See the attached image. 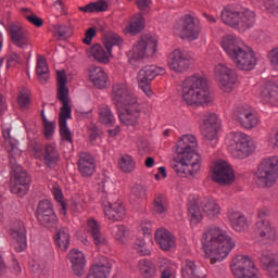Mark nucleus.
<instances>
[{
	"instance_id": "f257e3e1",
	"label": "nucleus",
	"mask_w": 278,
	"mask_h": 278,
	"mask_svg": "<svg viewBox=\"0 0 278 278\" xmlns=\"http://www.w3.org/2000/svg\"><path fill=\"white\" fill-rule=\"evenodd\" d=\"M197 138L192 135H184L177 146L176 153L179 161L170 163L178 177H194L201 170V154L194 152Z\"/></svg>"
},
{
	"instance_id": "f03ea898",
	"label": "nucleus",
	"mask_w": 278,
	"mask_h": 278,
	"mask_svg": "<svg viewBox=\"0 0 278 278\" xmlns=\"http://www.w3.org/2000/svg\"><path fill=\"white\" fill-rule=\"evenodd\" d=\"M112 101L117 110H123L118 112V118L123 125L126 127L138 125L142 104L138 102V98L129 90L127 84L116 83L112 86Z\"/></svg>"
},
{
	"instance_id": "7ed1b4c3",
	"label": "nucleus",
	"mask_w": 278,
	"mask_h": 278,
	"mask_svg": "<svg viewBox=\"0 0 278 278\" xmlns=\"http://www.w3.org/2000/svg\"><path fill=\"white\" fill-rule=\"evenodd\" d=\"M202 245L205 253H210L211 263L223 262L233 247L236 242L227 235V231L216 226L211 227L202 237Z\"/></svg>"
},
{
	"instance_id": "20e7f679",
	"label": "nucleus",
	"mask_w": 278,
	"mask_h": 278,
	"mask_svg": "<svg viewBox=\"0 0 278 278\" xmlns=\"http://www.w3.org/2000/svg\"><path fill=\"white\" fill-rule=\"evenodd\" d=\"M222 48L239 71H253L257 65V56L253 49L231 35L223 38Z\"/></svg>"
},
{
	"instance_id": "39448f33",
	"label": "nucleus",
	"mask_w": 278,
	"mask_h": 278,
	"mask_svg": "<svg viewBox=\"0 0 278 278\" xmlns=\"http://www.w3.org/2000/svg\"><path fill=\"white\" fill-rule=\"evenodd\" d=\"M182 100L187 105H210L213 98L207 87V78L194 74L182 83Z\"/></svg>"
},
{
	"instance_id": "423d86ee",
	"label": "nucleus",
	"mask_w": 278,
	"mask_h": 278,
	"mask_svg": "<svg viewBox=\"0 0 278 278\" xmlns=\"http://www.w3.org/2000/svg\"><path fill=\"white\" fill-rule=\"evenodd\" d=\"M255 12L242 5L226 7L222 11V21L225 25L238 29V31H247L255 25Z\"/></svg>"
},
{
	"instance_id": "0eeeda50",
	"label": "nucleus",
	"mask_w": 278,
	"mask_h": 278,
	"mask_svg": "<svg viewBox=\"0 0 278 278\" xmlns=\"http://www.w3.org/2000/svg\"><path fill=\"white\" fill-rule=\"evenodd\" d=\"M18 156H9V166L11 168V192L12 194H27L29 184H31V176L16 160Z\"/></svg>"
},
{
	"instance_id": "6e6552de",
	"label": "nucleus",
	"mask_w": 278,
	"mask_h": 278,
	"mask_svg": "<svg viewBox=\"0 0 278 278\" xmlns=\"http://www.w3.org/2000/svg\"><path fill=\"white\" fill-rule=\"evenodd\" d=\"M278 177V156L264 159L255 174V184L258 188H273Z\"/></svg>"
},
{
	"instance_id": "1a4fd4ad",
	"label": "nucleus",
	"mask_w": 278,
	"mask_h": 278,
	"mask_svg": "<svg viewBox=\"0 0 278 278\" xmlns=\"http://www.w3.org/2000/svg\"><path fill=\"white\" fill-rule=\"evenodd\" d=\"M231 273L237 278H262L260 269L255 267V263L248 255L239 254L232 258Z\"/></svg>"
},
{
	"instance_id": "9d476101",
	"label": "nucleus",
	"mask_w": 278,
	"mask_h": 278,
	"mask_svg": "<svg viewBox=\"0 0 278 278\" xmlns=\"http://www.w3.org/2000/svg\"><path fill=\"white\" fill-rule=\"evenodd\" d=\"M228 151L236 160H247L253 151L255 146L244 132H235V136L228 146Z\"/></svg>"
},
{
	"instance_id": "9b49d317",
	"label": "nucleus",
	"mask_w": 278,
	"mask_h": 278,
	"mask_svg": "<svg viewBox=\"0 0 278 278\" xmlns=\"http://www.w3.org/2000/svg\"><path fill=\"white\" fill-rule=\"evenodd\" d=\"M156 51L157 40L153 39V37H141L137 45H135L128 52L129 64L154 55Z\"/></svg>"
},
{
	"instance_id": "f8f14e48",
	"label": "nucleus",
	"mask_w": 278,
	"mask_h": 278,
	"mask_svg": "<svg viewBox=\"0 0 278 278\" xmlns=\"http://www.w3.org/2000/svg\"><path fill=\"white\" fill-rule=\"evenodd\" d=\"M164 73H166V70L157 67L156 65L143 66L137 74V83L140 90H142L147 97H151L153 94L151 91V81H153L157 75H164Z\"/></svg>"
},
{
	"instance_id": "ddd939ff",
	"label": "nucleus",
	"mask_w": 278,
	"mask_h": 278,
	"mask_svg": "<svg viewBox=\"0 0 278 278\" xmlns=\"http://www.w3.org/2000/svg\"><path fill=\"white\" fill-rule=\"evenodd\" d=\"M36 216L39 225L47 229H53L58 225V215L53 211V204L47 199L38 202Z\"/></svg>"
},
{
	"instance_id": "4468645a",
	"label": "nucleus",
	"mask_w": 278,
	"mask_h": 278,
	"mask_svg": "<svg viewBox=\"0 0 278 278\" xmlns=\"http://www.w3.org/2000/svg\"><path fill=\"white\" fill-rule=\"evenodd\" d=\"M215 77L217 78L220 90L228 93L233 90V86L238 81L236 70L220 63L215 66Z\"/></svg>"
},
{
	"instance_id": "2eb2a0df",
	"label": "nucleus",
	"mask_w": 278,
	"mask_h": 278,
	"mask_svg": "<svg viewBox=\"0 0 278 278\" xmlns=\"http://www.w3.org/2000/svg\"><path fill=\"white\" fill-rule=\"evenodd\" d=\"M213 181L222 186H231L236 181V174L231 165L225 161H218L213 167Z\"/></svg>"
},
{
	"instance_id": "dca6fc26",
	"label": "nucleus",
	"mask_w": 278,
	"mask_h": 278,
	"mask_svg": "<svg viewBox=\"0 0 278 278\" xmlns=\"http://www.w3.org/2000/svg\"><path fill=\"white\" fill-rule=\"evenodd\" d=\"M105 185L102 186V203L104 205V214L109 220H123L125 218V206L121 202H111L108 199Z\"/></svg>"
},
{
	"instance_id": "f3484780",
	"label": "nucleus",
	"mask_w": 278,
	"mask_h": 278,
	"mask_svg": "<svg viewBox=\"0 0 278 278\" xmlns=\"http://www.w3.org/2000/svg\"><path fill=\"white\" fill-rule=\"evenodd\" d=\"M190 64H192V56L179 49L174 50L169 54L168 66L176 73H185V71L190 68Z\"/></svg>"
},
{
	"instance_id": "a211bd4d",
	"label": "nucleus",
	"mask_w": 278,
	"mask_h": 278,
	"mask_svg": "<svg viewBox=\"0 0 278 278\" xmlns=\"http://www.w3.org/2000/svg\"><path fill=\"white\" fill-rule=\"evenodd\" d=\"M11 42L18 49H27L29 47V31L23 28L21 24H11L8 27Z\"/></svg>"
},
{
	"instance_id": "6ab92c4d",
	"label": "nucleus",
	"mask_w": 278,
	"mask_h": 278,
	"mask_svg": "<svg viewBox=\"0 0 278 278\" xmlns=\"http://www.w3.org/2000/svg\"><path fill=\"white\" fill-rule=\"evenodd\" d=\"M236 118L244 129H253L260 124V118L251 106H239L237 109Z\"/></svg>"
},
{
	"instance_id": "aec40b11",
	"label": "nucleus",
	"mask_w": 278,
	"mask_h": 278,
	"mask_svg": "<svg viewBox=\"0 0 278 278\" xmlns=\"http://www.w3.org/2000/svg\"><path fill=\"white\" fill-rule=\"evenodd\" d=\"M182 37L187 40H197L201 34V21L192 15H186L182 23Z\"/></svg>"
},
{
	"instance_id": "412c9836",
	"label": "nucleus",
	"mask_w": 278,
	"mask_h": 278,
	"mask_svg": "<svg viewBox=\"0 0 278 278\" xmlns=\"http://www.w3.org/2000/svg\"><path fill=\"white\" fill-rule=\"evenodd\" d=\"M78 173L83 177H92L94 172L97 170V162L94 161V156L89 152H80L78 159Z\"/></svg>"
},
{
	"instance_id": "4be33fe9",
	"label": "nucleus",
	"mask_w": 278,
	"mask_h": 278,
	"mask_svg": "<svg viewBox=\"0 0 278 278\" xmlns=\"http://www.w3.org/2000/svg\"><path fill=\"white\" fill-rule=\"evenodd\" d=\"M67 260L72 264V270L76 277H84L86 274V256L79 250H72L67 254Z\"/></svg>"
},
{
	"instance_id": "5701e85b",
	"label": "nucleus",
	"mask_w": 278,
	"mask_h": 278,
	"mask_svg": "<svg viewBox=\"0 0 278 278\" xmlns=\"http://www.w3.org/2000/svg\"><path fill=\"white\" fill-rule=\"evenodd\" d=\"M88 77L94 88H99V90L108 88L109 78L105 71H103V67L91 65L88 68Z\"/></svg>"
},
{
	"instance_id": "b1692460",
	"label": "nucleus",
	"mask_w": 278,
	"mask_h": 278,
	"mask_svg": "<svg viewBox=\"0 0 278 278\" xmlns=\"http://www.w3.org/2000/svg\"><path fill=\"white\" fill-rule=\"evenodd\" d=\"M112 273V265L105 256L100 257V262H96L89 269L87 278H108Z\"/></svg>"
},
{
	"instance_id": "393cba45",
	"label": "nucleus",
	"mask_w": 278,
	"mask_h": 278,
	"mask_svg": "<svg viewBox=\"0 0 278 278\" xmlns=\"http://www.w3.org/2000/svg\"><path fill=\"white\" fill-rule=\"evenodd\" d=\"M10 235L16 241L15 251L17 253H23V251L27 249L25 225H23L22 222H17L16 227L11 229Z\"/></svg>"
},
{
	"instance_id": "a878e982",
	"label": "nucleus",
	"mask_w": 278,
	"mask_h": 278,
	"mask_svg": "<svg viewBox=\"0 0 278 278\" xmlns=\"http://www.w3.org/2000/svg\"><path fill=\"white\" fill-rule=\"evenodd\" d=\"M261 266L263 270H266L270 277H278V261L275 258V255L268 250H264L261 253Z\"/></svg>"
},
{
	"instance_id": "bb28decb",
	"label": "nucleus",
	"mask_w": 278,
	"mask_h": 278,
	"mask_svg": "<svg viewBox=\"0 0 278 278\" xmlns=\"http://www.w3.org/2000/svg\"><path fill=\"white\" fill-rule=\"evenodd\" d=\"M261 98L265 103L278 105V84L268 81L261 88Z\"/></svg>"
},
{
	"instance_id": "cd10ccee",
	"label": "nucleus",
	"mask_w": 278,
	"mask_h": 278,
	"mask_svg": "<svg viewBox=\"0 0 278 278\" xmlns=\"http://www.w3.org/2000/svg\"><path fill=\"white\" fill-rule=\"evenodd\" d=\"M199 203L202 212L207 216V218H217V216L220 214V205L216 203L215 199L201 198Z\"/></svg>"
},
{
	"instance_id": "c85d7f7f",
	"label": "nucleus",
	"mask_w": 278,
	"mask_h": 278,
	"mask_svg": "<svg viewBox=\"0 0 278 278\" xmlns=\"http://www.w3.org/2000/svg\"><path fill=\"white\" fill-rule=\"evenodd\" d=\"M155 240L163 251H170L175 247V237L167 229L156 230Z\"/></svg>"
},
{
	"instance_id": "c756f323",
	"label": "nucleus",
	"mask_w": 278,
	"mask_h": 278,
	"mask_svg": "<svg viewBox=\"0 0 278 278\" xmlns=\"http://www.w3.org/2000/svg\"><path fill=\"white\" fill-rule=\"evenodd\" d=\"M255 232L265 240H275L277 238V230L270 226V222L263 219L255 224Z\"/></svg>"
},
{
	"instance_id": "7c9ffc66",
	"label": "nucleus",
	"mask_w": 278,
	"mask_h": 278,
	"mask_svg": "<svg viewBox=\"0 0 278 278\" xmlns=\"http://www.w3.org/2000/svg\"><path fill=\"white\" fill-rule=\"evenodd\" d=\"M228 220L230 222V225L235 231H244L249 227L247 217L240 212H229Z\"/></svg>"
},
{
	"instance_id": "2f4dec72",
	"label": "nucleus",
	"mask_w": 278,
	"mask_h": 278,
	"mask_svg": "<svg viewBox=\"0 0 278 278\" xmlns=\"http://www.w3.org/2000/svg\"><path fill=\"white\" fill-rule=\"evenodd\" d=\"M98 110L100 123L105 127H114L116 124V117H114L112 109L108 104H100Z\"/></svg>"
},
{
	"instance_id": "473e14b6",
	"label": "nucleus",
	"mask_w": 278,
	"mask_h": 278,
	"mask_svg": "<svg viewBox=\"0 0 278 278\" xmlns=\"http://www.w3.org/2000/svg\"><path fill=\"white\" fill-rule=\"evenodd\" d=\"M2 136L5 140L7 151L9 153V157H21L23 151L18 149V141L10 135V129L2 130Z\"/></svg>"
},
{
	"instance_id": "72a5a7b5",
	"label": "nucleus",
	"mask_w": 278,
	"mask_h": 278,
	"mask_svg": "<svg viewBox=\"0 0 278 278\" xmlns=\"http://www.w3.org/2000/svg\"><path fill=\"white\" fill-rule=\"evenodd\" d=\"M54 240L61 251H68V247H71V231L68 228L56 229Z\"/></svg>"
},
{
	"instance_id": "f704fd0d",
	"label": "nucleus",
	"mask_w": 278,
	"mask_h": 278,
	"mask_svg": "<svg viewBox=\"0 0 278 278\" xmlns=\"http://www.w3.org/2000/svg\"><path fill=\"white\" fill-rule=\"evenodd\" d=\"M60 160V153L53 146H46L43 151V163L48 168H55Z\"/></svg>"
},
{
	"instance_id": "c9c22d12",
	"label": "nucleus",
	"mask_w": 278,
	"mask_h": 278,
	"mask_svg": "<svg viewBox=\"0 0 278 278\" xmlns=\"http://www.w3.org/2000/svg\"><path fill=\"white\" fill-rule=\"evenodd\" d=\"M142 29H144V16H142V13H137L130 18L126 31L130 34V36H138Z\"/></svg>"
},
{
	"instance_id": "e433bc0d",
	"label": "nucleus",
	"mask_w": 278,
	"mask_h": 278,
	"mask_svg": "<svg viewBox=\"0 0 278 278\" xmlns=\"http://www.w3.org/2000/svg\"><path fill=\"white\" fill-rule=\"evenodd\" d=\"M87 229L90 232L93 242L97 247H101V244H106L105 238L101 235V228L99 227V224L94 219H89L87 222Z\"/></svg>"
},
{
	"instance_id": "4c0bfd02",
	"label": "nucleus",
	"mask_w": 278,
	"mask_h": 278,
	"mask_svg": "<svg viewBox=\"0 0 278 278\" xmlns=\"http://www.w3.org/2000/svg\"><path fill=\"white\" fill-rule=\"evenodd\" d=\"M88 55L89 58H93L99 64H108L110 62V56H108L105 49L99 43L93 45L89 49Z\"/></svg>"
},
{
	"instance_id": "58836bf2",
	"label": "nucleus",
	"mask_w": 278,
	"mask_h": 278,
	"mask_svg": "<svg viewBox=\"0 0 278 278\" xmlns=\"http://www.w3.org/2000/svg\"><path fill=\"white\" fill-rule=\"evenodd\" d=\"M159 270L161 273V278H175L177 275V265L168 258H162Z\"/></svg>"
},
{
	"instance_id": "ea45409f",
	"label": "nucleus",
	"mask_w": 278,
	"mask_h": 278,
	"mask_svg": "<svg viewBox=\"0 0 278 278\" xmlns=\"http://www.w3.org/2000/svg\"><path fill=\"white\" fill-rule=\"evenodd\" d=\"M168 211V204H166V198L163 194L155 195L152 203V214L154 216H164Z\"/></svg>"
},
{
	"instance_id": "a19ab883",
	"label": "nucleus",
	"mask_w": 278,
	"mask_h": 278,
	"mask_svg": "<svg viewBox=\"0 0 278 278\" xmlns=\"http://www.w3.org/2000/svg\"><path fill=\"white\" fill-rule=\"evenodd\" d=\"M36 71L40 84H47V81H49V65H47V59H45V56L39 55L37 58Z\"/></svg>"
},
{
	"instance_id": "79ce46f5",
	"label": "nucleus",
	"mask_w": 278,
	"mask_h": 278,
	"mask_svg": "<svg viewBox=\"0 0 278 278\" xmlns=\"http://www.w3.org/2000/svg\"><path fill=\"white\" fill-rule=\"evenodd\" d=\"M108 2L105 0H99L96 2H90L85 7H78L79 12H85L92 14L94 12H108Z\"/></svg>"
},
{
	"instance_id": "37998d69",
	"label": "nucleus",
	"mask_w": 278,
	"mask_h": 278,
	"mask_svg": "<svg viewBox=\"0 0 278 278\" xmlns=\"http://www.w3.org/2000/svg\"><path fill=\"white\" fill-rule=\"evenodd\" d=\"M121 42H123V39L116 33L114 31L105 33L103 45L111 58H112V49H114V47H117V45H121Z\"/></svg>"
},
{
	"instance_id": "c03bdc74",
	"label": "nucleus",
	"mask_w": 278,
	"mask_h": 278,
	"mask_svg": "<svg viewBox=\"0 0 278 278\" xmlns=\"http://www.w3.org/2000/svg\"><path fill=\"white\" fill-rule=\"evenodd\" d=\"M139 270L143 277H147V278L155 277V273H156L155 265L149 260L139 261Z\"/></svg>"
},
{
	"instance_id": "a18cd8bd",
	"label": "nucleus",
	"mask_w": 278,
	"mask_h": 278,
	"mask_svg": "<svg viewBox=\"0 0 278 278\" xmlns=\"http://www.w3.org/2000/svg\"><path fill=\"white\" fill-rule=\"evenodd\" d=\"M21 13L23 14L24 18H26V21H28V23H30L35 27H42V25H45V21L38 17V15L31 12V10H29L28 8L21 9Z\"/></svg>"
},
{
	"instance_id": "49530a36",
	"label": "nucleus",
	"mask_w": 278,
	"mask_h": 278,
	"mask_svg": "<svg viewBox=\"0 0 278 278\" xmlns=\"http://www.w3.org/2000/svg\"><path fill=\"white\" fill-rule=\"evenodd\" d=\"M118 164L123 173H131L136 168V162H134V159L129 154L122 155Z\"/></svg>"
},
{
	"instance_id": "de8ad7c7",
	"label": "nucleus",
	"mask_w": 278,
	"mask_h": 278,
	"mask_svg": "<svg viewBox=\"0 0 278 278\" xmlns=\"http://www.w3.org/2000/svg\"><path fill=\"white\" fill-rule=\"evenodd\" d=\"M50 31L53 33L54 38L58 40H62L64 38H68V33L71 28L64 24H53L50 28Z\"/></svg>"
},
{
	"instance_id": "09e8293b",
	"label": "nucleus",
	"mask_w": 278,
	"mask_h": 278,
	"mask_svg": "<svg viewBox=\"0 0 278 278\" xmlns=\"http://www.w3.org/2000/svg\"><path fill=\"white\" fill-rule=\"evenodd\" d=\"M188 216L191 223H199L203 218V211L199 207V204L191 202L188 206Z\"/></svg>"
},
{
	"instance_id": "8fccbe9b",
	"label": "nucleus",
	"mask_w": 278,
	"mask_h": 278,
	"mask_svg": "<svg viewBox=\"0 0 278 278\" xmlns=\"http://www.w3.org/2000/svg\"><path fill=\"white\" fill-rule=\"evenodd\" d=\"M147 197V188H144L142 185H135L130 189V195L129 200L131 203H136V201H140Z\"/></svg>"
},
{
	"instance_id": "3c124183",
	"label": "nucleus",
	"mask_w": 278,
	"mask_h": 278,
	"mask_svg": "<svg viewBox=\"0 0 278 278\" xmlns=\"http://www.w3.org/2000/svg\"><path fill=\"white\" fill-rule=\"evenodd\" d=\"M218 132V128L215 127H208V126H202V136L204 140L207 142H214L211 143V147H215L216 144V134Z\"/></svg>"
},
{
	"instance_id": "603ef678",
	"label": "nucleus",
	"mask_w": 278,
	"mask_h": 278,
	"mask_svg": "<svg viewBox=\"0 0 278 278\" xmlns=\"http://www.w3.org/2000/svg\"><path fill=\"white\" fill-rule=\"evenodd\" d=\"M182 278H201L197 275V266L194 262L187 261L181 270Z\"/></svg>"
},
{
	"instance_id": "864d4df0",
	"label": "nucleus",
	"mask_w": 278,
	"mask_h": 278,
	"mask_svg": "<svg viewBox=\"0 0 278 278\" xmlns=\"http://www.w3.org/2000/svg\"><path fill=\"white\" fill-rule=\"evenodd\" d=\"M52 193H53L55 201H58V203H59L60 214L62 216H66V203H64V201H62V199H64V195L62 194V189L53 188Z\"/></svg>"
},
{
	"instance_id": "5fc2aeb1",
	"label": "nucleus",
	"mask_w": 278,
	"mask_h": 278,
	"mask_svg": "<svg viewBox=\"0 0 278 278\" xmlns=\"http://www.w3.org/2000/svg\"><path fill=\"white\" fill-rule=\"evenodd\" d=\"M60 116H59V124H66V121L68 118H72L73 109H71V105H68V102L62 103Z\"/></svg>"
},
{
	"instance_id": "6e6d98bb",
	"label": "nucleus",
	"mask_w": 278,
	"mask_h": 278,
	"mask_svg": "<svg viewBox=\"0 0 278 278\" xmlns=\"http://www.w3.org/2000/svg\"><path fill=\"white\" fill-rule=\"evenodd\" d=\"M30 270L35 277H42V275H47V266L45 264H40L38 261H33L30 263Z\"/></svg>"
},
{
	"instance_id": "4d7b16f0",
	"label": "nucleus",
	"mask_w": 278,
	"mask_h": 278,
	"mask_svg": "<svg viewBox=\"0 0 278 278\" xmlns=\"http://www.w3.org/2000/svg\"><path fill=\"white\" fill-rule=\"evenodd\" d=\"M59 127L62 140H65V142H70L71 144H73V135L71 134V129H68L67 123L59 124Z\"/></svg>"
},
{
	"instance_id": "13d9d810",
	"label": "nucleus",
	"mask_w": 278,
	"mask_h": 278,
	"mask_svg": "<svg viewBox=\"0 0 278 278\" xmlns=\"http://www.w3.org/2000/svg\"><path fill=\"white\" fill-rule=\"evenodd\" d=\"M219 125H220V118H218V115L208 114L204 119L203 127H214L215 129H218Z\"/></svg>"
},
{
	"instance_id": "bf43d9fd",
	"label": "nucleus",
	"mask_w": 278,
	"mask_h": 278,
	"mask_svg": "<svg viewBox=\"0 0 278 278\" xmlns=\"http://www.w3.org/2000/svg\"><path fill=\"white\" fill-rule=\"evenodd\" d=\"M136 5L142 14H149L151 12V5H153V1L151 0H136Z\"/></svg>"
},
{
	"instance_id": "052dcab7",
	"label": "nucleus",
	"mask_w": 278,
	"mask_h": 278,
	"mask_svg": "<svg viewBox=\"0 0 278 278\" xmlns=\"http://www.w3.org/2000/svg\"><path fill=\"white\" fill-rule=\"evenodd\" d=\"M268 60H269L273 68H275V71H278V47L274 48L269 51Z\"/></svg>"
},
{
	"instance_id": "680f3d73",
	"label": "nucleus",
	"mask_w": 278,
	"mask_h": 278,
	"mask_svg": "<svg viewBox=\"0 0 278 278\" xmlns=\"http://www.w3.org/2000/svg\"><path fill=\"white\" fill-rule=\"evenodd\" d=\"M58 99L62 103H70L67 87H59Z\"/></svg>"
},
{
	"instance_id": "e2e57ef3",
	"label": "nucleus",
	"mask_w": 278,
	"mask_h": 278,
	"mask_svg": "<svg viewBox=\"0 0 278 278\" xmlns=\"http://www.w3.org/2000/svg\"><path fill=\"white\" fill-rule=\"evenodd\" d=\"M127 229L123 225L115 226L112 230L116 240H123L125 238Z\"/></svg>"
},
{
	"instance_id": "0e129e2a",
	"label": "nucleus",
	"mask_w": 278,
	"mask_h": 278,
	"mask_svg": "<svg viewBox=\"0 0 278 278\" xmlns=\"http://www.w3.org/2000/svg\"><path fill=\"white\" fill-rule=\"evenodd\" d=\"M17 103L21 110H26L27 105H29V96L21 92L17 97Z\"/></svg>"
},
{
	"instance_id": "69168bd1",
	"label": "nucleus",
	"mask_w": 278,
	"mask_h": 278,
	"mask_svg": "<svg viewBox=\"0 0 278 278\" xmlns=\"http://www.w3.org/2000/svg\"><path fill=\"white\" fill-rule=\"evenodd\" d=\"M43 129L46 138H51V136H53V131H55V123L47 122L43 124Z\"/></svg>"
},
{
	"instance_id": "338daca9",
	"label": "nucleus",
	"mask_w": 278,
	"mask_h": 278,
	"mask_svg": "<svg viewBox=\"0 0 278 278\" xmlns=\"http://www.w3.org/2000/svg\"><path fill=\"white\" fill-rule=\"evenodd\" d=\"M30 151L33 152L34 156L40 159L42 155V144L38 142H33L30 144Z\"/></svg>"
},
{
	"instance_id": "774afa93",
	"label": "nucleus",
	"mask_w": 278,
	"mask_h": 278,
	"mask_svg": "<svg viewBox=\"0 0 278 278\" xmlns=\"http://www.w3.org/2000/svg\"><path fill=\"white\" fill-rule=\"evenodd\" d=\"M56 81H58L59 88L66 87V81H67L66 73L58 72L56 73Z\"/></svg>"
}]
</instances>
